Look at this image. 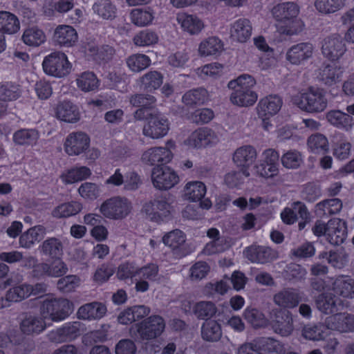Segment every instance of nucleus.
<instances>
[{"mask_svg":"<svg viewBox=\"0 0 354 354\" xmlns=\"http://www.w3.org/2000/svg\"><path fill=\"white\" fill-rule=\"evenodd\" d=\"M255 84L256 80L248 74L241 75L236 79L230 81L227 86L233 90L230 97L231 102L239 106L253 105L258 98L257 93L253 90Z\"/></svg>","mask_w":354,"mask_h":354,"instance_id":"f257e3e1","label":"nucleus"},{"mask_svg":"<svg viewBox=\"0 0 354 354\" xmlns=\"http://www.w3.org/2000/svg\"><path fill=\"white\" fill-rule=\"evenodd\" d=\"M299 8L294 2L279 3L272 10L273 17L277 21V28L280 33L293 35L297 34L300 21L297 19Z\"/></svg>","mask_w":354,"mask_h":354,"instance_id":"f03ea898","label":"nucleus"},{"mask_svg":"<svg viewBox=\"0 0 354 354\" xmlns=\"http://www.w3.org/2000/svg\"><path fill=\"white\" fill-rule=\"evenodd\" d=\"M73 311V304L67 299L51 298L43 301L40 314L46 319L59 322L67 318Z\"/></svg>","mask_w":354,"mask_h":354,"instance_id":"7ed1b4c3","label":"nucleus"},{"mask_svg":"<svg viewBox=\"0 0 354 354\" xmlns=\"http://www.w3.org/2000/svg\"><path fill=\"white\" fill-rule=\"evenodd\" d=\"M293 102L308 113L322 112L328 103L324 91L314 87H310L306 93L295 96Z\"/></svg>","mask_w":354,"mask_h":354,"instance_id":"20e7f679","label":"nucleus"},{"mask_svg":"<svg viewBox=\"0 0 354 354\" xmlns=\"http://www.w3.org/2000/svg\"><path fill=\"white\" fill-rule=\"evenodd\" d=\"M131 203L124 197L113 196L104 201L100 211L109 219L120 220L125 218L131 212Z\"/></svg>","mask_w":354,"mask_h":354,"instance_id":"39448f33","label":"nucleus"},{"mask_svg":"<svg viewBox=\"0 0 354 354\" xmlns=\"http://www.w3.org/2000/svg\"><path fill=\"white\" fill-rule=\"evenodd\" d=\"M42 66L45 73L56 77L67 75L71 69L67 56L62 52H53L46 56Z\"/></svg>","mask_w":354,"mask_h":354,"instance_id":"423d86ee","label":"nucleus"},{"mask_svg":"<svg viewBox=\"0 0 354 354\" xmlns=\"http://www.w3.org/2000/svg\"><path fill=\"white\" fill-rule=\"evenodd\" d=\"M151 178L153 187L159 190H168L179 182L176 172L167 166L154 167L151 170Z\"/></svg>","mask_w":354,"mask_h":354,"instance_id":"0eeeda50","label":"nucleus"},{"mask_svg":"<svg viewBox=\"0 0 354 354\" xmlns=\"http://www.w3.org/2000/svg\"><path fill=\"white\" fill-rule=\"evenodd\" d=\"M137 332L142 340H151L159 337L165 328V322L159 315H151L136 324Z\"/></svg>","mask_w":354,"mask_h":354,"instance_id":"6e6552de","label":"nucleus"},{"mask_svg":"<svg viewBox=\"0 0 354 354\" xmlns=\"http://www.w3.org/2000/svg\"><path fill=\"white\" fill-rule=\"evenodd\" d=\"M272 328L281 337L290 336L294 330L292 313L289 310L273 309L270 312Z\"/></svg>","mask_w":354,"mask_h":354,"instance_id":"1a4fd4ad","label":"nucleus"},{"mask_svg":"<svg viewBox=\"0 0 354 354\" xmlns=\"http://www.w3.org/2000/svg\"><path fill=\"white\" fill-rule=\"evenodd\" d=\"M346 46L343 38L339 35L325 37L322 41V53L328 60L337 62L346 52Z\"/></svg>","mask_w":354,"mask_h":354,"instance_id":"9d476101","label":"nucleus"},{"mask_svg":"<svg viewBox=\"0 0 354 354\" xmlns=\"http://www.w3.org/2000/svg\"><path fill=\"white\" fill-rule=\"evenodd\" d=\"M169 129V121L162 114L150 113L143 127V134L153 139H158L166 136Z\"/></svg>","mask_w":354,"mask_h":354,"instance_id":"9b49d317","label":"nucleus"},{"mask_svg":"<svg viewBox=\"0 0 354 354\" xmlns=\"http://www.w3.org/2000/svg\"><path fill=\"white\" fill-rule=\"evenodd\" d=\"M326 328L328 330L339 333L354 332V315L347 312L335 313L326 319Z\"/></svg>","mask_w":354,"mask_h":354,"instance_id":"f8f14e48","label":"nucleus"},{"mask_svg":"<svg viewBox=\"0 0 354 354\" xmlns=\"http://www.w3.org/2000/svg\"><path fill=\"white\" fill-rule=\"evenodd\" d=\"M142 211L155 222L160 223L165 221L170 215L171 205L165 197L160 196L153 201L146 203Z\"/></svg>","mask_w":354,"mask_h":354,"instance_id":"ddd939ff","label":"nucleus"},{"mask_svg":"<svg viewBox=\"0 0 354 354\" xmlns=\"http://www.w3.org/2000/svg\"><path fill=\"white\" fill-rule=\"evenodd\" d=\"M174 146V143L169 140L167 142V147H151L142 153V160L150 165L167 164L172 160L173 154L170 147Z\"/></svg>","mask_w":354,"mask_h":354,"instance_id":"4468645a","label":"nucleus"},{"mask_svg":"<svg viewBox=\"0 0 354 354\" xmlns=\"http://www.w3.org/2000/svg\"><path fill=\"white\" fill-rule=\"evenodd\" d=\"M302 301L301 294L297 289L284 288L273 296V302L279 308L283 310L293 309Z\"/></svg>","mask_w":354,"mask_h":354,"instance_id":"2eb2a0df","label":"nucleus"},{"mask_svg":"<svg viewBox=\"0 0 354 354\" xmlns=\"http://www.w3.org/2000/svg\"><path fill=\"white\" fill-rule=\"evenodd\" d=\"M218 142L216 133L207 127L198 128L193 131L185 140V143L193 148H202Z\"/></svg>","mask_w":354,"mask_h":354,"instance_id":"dca6fc26","label":"nucleus"},{"mask_svg":"<svg viewBox=\"0 0 354 354\" xmlns=\"http://www.w3.org/2000/svg\"><path fill=\"white\" fill-rule=\"evenodd\" d=\"M90 138L84 132L71 133L64 142V149L69 156H78L89 147Z\"/></svg>","mask_w":354,"mask_h":354,"instance_id":"f3484780","label":"nucleus"},{"mask_svg":"<svg viewBox=\"0 0 354 354\" xmlns=\"http://www.w3.org/2000/svg\"><path fill=\"white\" fill-rule=\"evenodd\" d=\"M314 46L310 42H301L292 46L286 55V59L292 64L300 65L312 57Z\"/></svg>","mask_w":354,"mask_h":354,"instance_id":"a211bd4d","label":"nucleus"},{"mask_svg":"<svg viewBox=\"0 0 354 354\" xmlns=\"http://www.w3.org/2000/svg\"><path fill=\"white\" fill-rule=\"evenodd\" d=\"M82 326L79 322L66 324L62 327L51 331L48 335L49 339L55 343L71 341L80 335Z\"/></svg>","mask_w":354,"mask_h":354,"instance_id":"6ab92c4d","label":"nucleus"},{"mask_svg":"<svg viewBox=\"0 0 354 354\" xmlns=\"http://www.w3.org/2000/svg\"><path fill=\"white\" fill-rule=\"evenodd\" d=\"M245 254L251 262L261 264L272 261L279 257L276 250L262 245H251L246 248Z\"/></svg>","mask_w":354,"mask_h":354,"instance_id":"aec40b11","label":"nucleus"},{"mask_svg":"<svg viewBox=\"0 0 354 354\" xmlns=\"http://www.w3.org/2000/svg\"><path fill=\"white\" fill-rule=\"evenodd\" d=\"M318 77L326 85L331 86L339 82L345 71V67L339 62L324 64L319 69Z\"/></svg>","mask_w":354,"mask_h":354,"instance_id":"412c9836","label":"nucleus"},{"mask_svg":"<svg viewBox=\"0 0 354 354\" xmlns=\"http://www.w3.org/2000/svg\"><path fill=\"white\" fill-rule=\"evenodd\" d=\"M282 106V100L277 95L266 96L259 102L257 106L258 116L261 119L270 118L278 113Z\"/></svg>","mask_w":354,"mask_h":354,"instance_id":"4be33fe9","label":"nucleus"},{"mask_svg":"<svg viewBox=\"0 0 354 354\" xmlns=\"http://www.w3.org/2000/svg\"><path fill=\"white\" fill-rule=\"evenodd\" d=\"M53 38L58 45L71 47L77 41L78 36L73 27L68 25H59L54 31Z\"/></svg>","mask_w":354,"mask_h":354,"instance_id":"5701e85b","label":"nucleus"},{"mask_svg":"<svg viewBox=\"0 0 354 354\" xmlns=\"http://www.w3.org/2000/svg\"><path fill=\"white\" fill-rule=\"evenodd\" d=\"M176 20L183 30L190 35L199 34L205 27L202 19L196 15L181 12L178 14Z\"/></svg>","mask_w":354,"mask_h":354,"instance_id":"b1692460","label":"nucleus"},{"mask_svg":"<svg viewBox=\"0 0 354 354\" xmlns=\"http://www.w3.org/2000/svg\"><path fill=\"white\" fill-rule=\"evenodd\" d=\"M55 115L59 120L71 123L76 122L80 118L77 106L68 100L59 102L57 104Z\"/></svg>","mask_w":354,"mask_h":354,"instance_id":"393cba45","label":"nucleus"},{"mask_svg":"<svg viewBox=\"0 0 354 354\" xmlns=\"http://www.w3.org/2000/svg\"><path fill=\"white\" fill-rule=\"evenodd\" d=\"M328 330L325 319L324 322L304 325L301 335L306 340L318 342L324 340L328 335Z\"/></svg>","mask_w":354,"mask_h":354,"instance_id":"a878e982","label":"nucleus"},{"mask_svg":"<svg viewBox=\"0 0 354 354\" xmlns=\"http://www.w3.org/2000/svg\"><path fill=\"white\" fill-rule=\"evenodd\" d=\"M252 25L249 19L240 18L231 25L230 37L239 42H245L251 37Z\"/></svg>","mask_w":354,"mask_h":354,"instance_id":"bb28decb","label":"nucleus"},{"mask_svg":"<svg viewBox=\"0 0 354 354\" xmlns=\"http://www.w3.org/2000/svg\"><path fill=\"white\" fill-rule=\"evenodd\" d=\"M333 290L343 298H354V279L347 275L338 276L333 283Z\"/></svg>","mask_w":354,"mask_h":354,"instance_id":"cd10ccee","label":"nucleus"},{"mask_svg":"<svg viewBox=\"0 0 354 354\" xmlns=\"http://www.w3.org/2000/svg\"><path fill=\"white\" fill-rule=\"evenodd\" d=\"M44 319L41 317L29 315L26 316L20 323L21 331L27 335L39 334L46 328Z\"/></svg>","mask_w":354,"mask_h":354,"instance_id":"c85d7f7f","label":"nucleus"},{"mask_svg":"<svg viewBox=\"0 0 354 354\" xmlns=\"http://www.w3.org/2000/svg\"><path fill=\"white\" fill-rule=\"evenodd\" d=\"M257 156V153L254 147L243 145L236 149L232 159L238 167H249L254 162Z\"/></svg>","mask_w":354,"mask_h":354,"instance_id":"c756f323","label":"nucleus"},{"mask_svg":"<svg viewBox=\"0 0 354 354\" xmlns=\"http://www.w3.org/2000/svg\"><path fill=\"white\" fill-rule=\"evenodd\" d=\"M339 299L332 292H323L315 299V302L318 310L325 315H333L338 311Z\"/></svg>","mask_w":354,"mask_h":354,"instance_id":"7c9ffc66","label":"nucleus"},{"mask_svg":"<svg viewBox=\"0 0 354 354\" xmlns=\"http://www.w3.org/2000/svg\"><path fill=\"white\" fill-rule=\"evenodd\" d=\"M46 234V228L38 225L29 228L24 232L19 237V245L24 248H31L36 242L40 241L44 239Z\"/></svg>","mask_w":354,"mask_h":354,"instance_id":"2f4dec72","label":"nucleus"},{"mask_svg":"<svg viewBox=\"0 0 354 354\" xmlns=\"http://www.w3.org/2000/svg\"><path fill=\"white\" fill-rule=\"evenodd\" d=\"M106 312V306L102 303L91 302L82 306L77 310V316L84 320L98 319Z\"/></svg>","mask_w":354,"mask_h":354,"instance_id":"473e14b6","label":"nucleus"},{"mask_svg":"<svg viewBox=\"0 0 354 354\" xmlns=\"http://www.w3.org/2000/svg\"><path fill=\"white\" fill-rule=\"evenodd\" d=\"M39 249L44 256L51 259H59L63 254L64 244L60 239L50 237L42 242Z\"/></svg>","mask_w":354,"mask_h":354,"instance_id":"72a5a7b5","label":"nucleus"},{"mask_svg":"<svg viewBox=\"0 0 354 354\" xmlns=\"http://www.w3.org/2000/svg\"><path fill=\"white\" fill-rule=\"evenodd\" d=\"M346 238L344 223L340 221H330L328 223L327 241L332 245L342 244Z\"/></svg>","mask_w":354,"mask_h":354,"instance_id":"f704fd0d","label":"nucleus"},{"mask_svg":"<svg viewBox=\"0 0 354 354\" xmlns=\"http://www.w3.org/2000/svg\"><path fill=\"white\" fill-rule=\"evenodd\" d=\"M257 339L260 354H283L285 353L284 345L274 338L259 337Z\"/></svg>","mask_w":354,"mask_h":354,"instance_id":"c9c22d12","label":"nucleus"},{"mask_svg":"<svg viewBox=\"0 0 354 354\" xmlns=\"http://www.w3.org/2000/svg\"><path fill=\"white\" fill-rule=\"evenodd\" d=\"M208 100V92L204 88H197L187 91L182 97L183 102L187 106L203 105Z\"/></svg>","mask_w":354,"mask_h":354,"instance_id":"e433bc0d","label":"nucleus"},{"mask_svg":"<svg viewBox=\"0 0 354 354\" xmlns=\"http://www.w3.org/2000/svg\"><path fill=\"white\" fill-rule=\"evenodd\" d=\"M201 332L202 338L206 342H216L222 337L221 325L213 319L206 320L203 322Z\"/></svg>","mask_w":354,"mask_h":354,"instance_id":"4c0bfd02","label":"nucleus"},{"mask_svg":"<svg viewBox=\"0 0 354 354\" xmlns=\"http://www.w3.org/2000/svg\"><path fill=\"white\" fill-rule=\"evenodd\" d=\"M162 75L156 71H149L139 79L140 88L148 92L158 89L162 84Z\"/></svg>","mask_w":354,"mask_h":354,"instance_id":"58836bf2","label":"nucleus"},{"mask_svg":"<svg viewBox=\"0 0 354 354\" xmlns=\"http://www.w3.org/2000/svg\"><path fill=\"white\" fill-rule=\"evenodd\" d=\"M19 28L20 23L16 15L7 11L0 12V32L12 35Z\"/></svg>","mask_w":354,"mask_h":354,"instance_id":"ea45409f","label":"nucleus"},{"mask_svg":"<svg viewBox=\"0 0 354 354\" xmlns=\"http://www.w3.org/2000/svg\"><path fill=\"white\" fill-rule=\"evenodd\" d=\"M22 94L21 86L12 82H0V100L11 102L19 99Z\"/></svg>","mask_w":354,"mask_h":354,"instance_id":"a19ab883","label":"nucleus"},{"mask_svg":"<svg viewBox=\"0 0 354 354\" xmlns=\"http://www.w3.org/2000/svg\"><path fill=\"white\" fill-rule=\"evenodd\" d=\"M222 49V41L218 37H210L201 42L198 53L202 57L215 55L221 53Z\"/></svg>","mask_w":354,"mask_h":354,"instance_id":"79ce46f5","label":"nucleus"},{"mask_svg":"<svg viewBox=\"0 0 354 354\" xmlns=\"http://www.w3.org/2000/svg\"><path fill=\"white\" fill-rule=\"evenodd\" d=\"M46 39L44 32L36 26L26 29L22 35L24 42L30 46H39L46 41Z\"/></svg>","mask_w":354,"mask_h":354,"instance_id":"37998d69","label":"nucleus"},{"mask_svg":"<svg viewBox=\"0 0 354 354\" xmlns=\"http://www.w3.org/2000/svg\"><path fill=\"white\" fill-rule=\"evenodd\" d=\"M184 192L187 200L196 202L201 201L205 196L206 187L201 181H191L185 185Z\"/></svg>","mask_w":354,"mask_h":354,"instance_id":"c03bdc74","label":"nucleus"},{"mask_svg":"<svg viewBox=\"0 0 354 354\" xmlns=\"http://www.w3.org/2000/svg\"><path fill=\"white\" fill-rule=\"evenodd\" d=\"M82 209V205L77 201H71L62 203L56 207L52 212V215L55 218H67L75 216Z\"/></svg>","mask_w":354,"mask_h":354,"instance_id":"a18cd8bd","label":"nucleus"},{"mask_svg":"<svg viewBox=\"0 0 354 354\" xmlns=\"http://www.w3.org/2000/svg\"><path fill=\"white\" fill-rule=\"evenodd\" d=\"M326 119L332 125L339 129L347 130L352 126V117L339 110H334L328 112L326 114Z\"/></svg>","mask_w":354,"mask_h":354,"instance_id":"49530a36","label":"nucleus"},{"mask_svg":"<svg viewBox=\"0 0 354 354\" xmlns=\"http://www.w3.org/2000/svg\"><path fill=\"white\" fill-rule=\"evenodd\" d=\"M193 312L197 318L209 320L216 314L217 308L212 301H203L194 305Z\"/></svg>","mask_w":354,"mask_h":354,"instance_id":"de8ad7c7","label":"nucleus"},{"mask_svg":"<svg viewBox=\"0 0 354 354\" xmlns=\"http://www.w3.org/2000/svg\"><path fill=\"white\" fill-rule=\"evenodd\" d=\"M126 63L131 71L139 73L150 66L151 59L146 55L137 53L128 57Z\"/></svg>","mask_w":354,"mask_h":354,"instance_id":"09e8293b","label":"nucleus"},{"mask_svg":"<svg viewBox=\"0 0 354 354\" xmlns=\"http://www.w3.org/2000/svg\"><path fill=\"white\" fill-rule=\"evenodd\" d=\"M326 255L328 263L335 268L342 269L348 261V254L343 248L330 250Z\"/></svg>","mask_w":354,"mask_h":354,"instance_id":"8fccbe9b","label":"nucleus"},{"mask_svg":"<svg viewBox=\"0 0 354 354\" xmlns=\"http://www.w3.org/2000/svg\"><path fill=\"white\" fill-rule=\"evenodd\" d=\"M93 10L104 19H111L115 17L116 8L108 0H98L93 5Z\"/></svg>","mask_w":354,"mask_h":354,"instance_id":"3c124183","label":"nucleus"},{"mask_svg":"<svg viewBox=\"0 0 354 354\" xmlns=\"http://www.w3.org/2000/svg\"><path fill=\"white\" fill-rule=\"evenodd\" d=\"M307 144L310 151L314 153H324L329 149L328 139L321 133L310 136Z\"/></svg>","mask_w":354,"mask_h":354,"instance_id":"603ef678","label":"nucleus"},{"mask_svg":"<svg viewBox=\"0 0 354 354\" xmlns=\"http://www.w3.org/2000/svg\"><path fill=\"white\" fill-rule=\"evenodd\" d=\"M29 284L24 283L15 286L8 290L5 296V300L8 302V306L10 302H17L30 296Z\"/></svg>","mask_w":354,"mask_h":354,"instance_id":"864d4df0","label":"nucleus"},{"mask_svg":"<svg viewBox=\"0 0 354 354\" xmlns=\"http://www.w3.org/2000/svg\"><path fill=\"white\" fill-rule=\"evenodd\" d=\"M91 175V169L85 166L74 167L67 171L63 176L66 184H72L88 178Z\"/></svg>","mask_w":354,"mask_h":354,"instance_id":"5fc2aeb1","label":"nucleus"},{"mask_svg":"<svg viewBox=\"0 0 354 354\" xmlns=\"http://www.w3.org/2000/svg\"><path fill=\"white\" fill-rule=\"evenodd\" d=\"M77 84L82 91H95L98 87V80L93 72H84L77 78Z\"/></svg>","mask_w":354,"mask_h":354,"instance_id":"6e6d98bb","label":"nucleus"},{"mask_svg":"<svg viewBox=\"0 0 354 354\" xmlns=\"http://www.w3.org/2000/svg\"><path fill=\"white\" fill-rule=\"evenodd\" d=\"M344 6V0H315V7L322 14L335 13Z\"/></svg>","mask_w":354,"mask_h":354,"instance_id":"4d7b16f0","label":"nucleus"},{"mask_svg":"<svg viewBox=\"0 0 354 354\" xmlns=\"http://www.w3.org/2000/svg\"><path fill=\"white\" fill-rule=\"evenodd\" d=\"M39 138V133L35 129H21L14 134L15 142L20 145L35 144Z\"/></svg>","mask_w":354,"mask_h":354,"instance_id":"13d9d810","label":"nucleus"},{"mask_svg":"<svg viewBox=\"0 0 354 354\" xmlns=\"http://www.w3.org/2000/svg\"><path fill=\"white\" fill-rule=\"evenodd\" d=\"M156 102V97L150 94L136 93L129 97L130 104L135 107L151 109Z\"/></svg>","mask_w":354,"mask_h":354,"instance_id":"bf43d9fd","label":"nucleus"},{"mask_svg":"<svg viewBox=\"0 0 354 354\" xmlns=\"http://www.w3.org/2000/svg\"><path fill=\"white\" fill-rule=\"evenodd\" d=\"M132 22L138 26H147L153 19V15L151 10L134 9L131 12Z\"/></svg>","mask_w":354,"mask_h":354,"instance_id":"052dcab7","label":"nucleus"},{"mask_svg":"<svg viewBox=\"0 0 354 354\" xmlns=\"http://www.w3.org/2000/svg\"><path fill=\"white\" fill-rule=\"evenodd\" d=\"M162 241L165 245L174 250L178 248L185 242V236L182 231L174 230L166 234L162 237Z\"/></svg>","mask_w":354,"mask_h":354,"instance_id":"680f3d73","label":"nucleus"},{"mask_svg":"<svg viewBox=\"0 0 354 354\" xmlns=\"http://www.w3.org/2000/svg\"><path fill=\"white\" fill-rule=\"evenodd\" d=\"M283 167L288 169L298 168L302 162V156L297 150H289L281 158Z\"/></svg>","mask_w":354,"mask_h":354,"instance_id":"e2e57ef3","label":"nucleus"},{"mask_svg":"<svg viewBox=\"0 0 354 354\" xmlns=\"http://www.w3.org/2000/svg\"><path fill=\"white\" fill-rule=\"evenodd\" d=\"M158 37L153 31L145 30L140 32L133 38V42L138 46H147L158 42Z\"/></svg>","mask_w":354,"mask_h":354,"instance_id":"0e129e2a","label":"nucleus"},{"mask_svg":"<svg viewBox=\"0 0 354 354\" xmlns=\"http://www.w3.org/2000/svg\"><path fill=\"white\" fill-rule=\"evenodd\" d=\"M245 319L255 328L264 326L266 319L264 315L256 308H247L244 312Z\"/></svg>","mask_w":354,"mask_h":354,"instance_id":"69168bd1","label":"nucleus"},{"mask_svg":"<svg viewBox=\"0 0 354 354\" xmlns=\"http://www.w3.org/2000/svg\"><path fill=\"white\" fill-rule=\"evenodd\" d=\"M80 285V279L75 275H68L59 279L57 287L62 292H71Z\"/></svg>","mask_w":354,"mask_h":354,"instance_id":"338daca9","label":"nucleus"},{"mask_svg":"<svg viewBox=\"0 0 354 354\" xmlns=\"http://www.w3.org/2000/svg\"><path fill=\"white\" fill-rule=\"evenodd\" d=\"M78 192L82 197L91 200L97 198L100 193L97 185L88 182L82 183L79 187Z\"/></svg>","mask_w":354,"mask_h":354,"instance_id":"774afa93","label":"nucleus"}]
</instances>
